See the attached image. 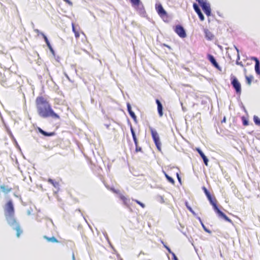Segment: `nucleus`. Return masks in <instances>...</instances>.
Listing matches in <instances>:
<instances>
[{"instance_id":"obj_47","label":"nucleus","mask_w":260,"mask_h":260,"mask_svg":"<svg viewBox=\"0 0 260 260\" xmlns=\"http://www.w3.org/2000/svg\"><path fill=\"white\" fill-rule=\"evenodd\" d=\"M32 211V209L31 208H30L27 211V214L28 215H30L31 214V212Z\"/></svg>"},{"instance_id":"obj_6","label":"nucleus","mask_w":260,"mask_h":260,"mask_svg":"<svg viewBox=\"0 0 260 260\" xmlns=\"http://www.w3.org/2000/svg\"><path fill=\"white\" fill-rule=\"evenodd\" d=\"M213 208L215 212L217 214L218 216L222 219H223L226 221L230 223H232V221L222 211H221L218 208L217 205H213Z\"/></svg>"},{"instance_id":"obj_62","label":"nucleus","mask_w":260,"mask_h":260,"mask_svg":"<svg viewBox=\"0 0 260 260\" xmlns=\"http://www.w3.org/2000/svg\"><path fill=\"white\" fill-rule=\"evenodd\" d=\"M200 221V223H201V225L202 224V223H203V221H202V219L201 220V221Z\"/></svg>"},{"instance_id":"obj_51","label":"nucleus","mask_w":260,"mask_h":260,"mask_svg":"<svg viewBox=\"0 0 260 260\" xmlns=\"http://www.w3.org/2000/svg\"><path fill=\"white\" fill-rule=\"evenodd\" d=\"M104 236H105V238H106V239L107 240V241H108V243L110 244V245H111V246H112V245H111V244L110 243V241H109V239H108V237L107 234L106 233V234H104ZM111 247H112V246H111Z\"/></svg>"},{"instance_id":"obj_56","label":"nucleus","mask_w":260,"mask_h":260,"mask_svg":"<svg viewBox=\"0 0 260 260\" xmlns=\"http://www.w3.org/2000/svg\"><path fill=\"white\" fill-rule=\"evenodd\" d=\"M83 218H84V219L85 221L86 222V223L88 224V225L89 227L91 229V226H90V225L88 223V222H87V220H86V219L85 217H84L83 216Z\"/></svg>"},{"instance_id":"obj_8","label":"nucleus","mask_w":260,"mask_h":260,"mask_svg":"<svg viewBox=\"0 0 260 260\" xmlns=\"http://www.w3.org/2000/svg\"><path fill=\"white\" fill-rule=\"evenodd\" d=\"M213 208L215 212L217 214L218 216L222 219H223L226 221L230 223H232V221L222 211H221L218 208L217 205H213Z\"/></svg>"},{"instance_id":"obj_20","label":"nucleus","mask_w":260,"mask_h":260,"mask_svg":"<svg viewBox=\"0 0 260 260\" xmlns=\"http://www.w3.org/2000/svg\"><path fill=\"white\" fill-rule=\"evenodd\" d=\"M155 102H156V104H157L158 114L159 117H162L163 115V114H164L163 106H162L161 102L157 99L155 100Z\"/></svg>"},{"instance_id":"obj_37","label":"nucleus","mask_w":260,"mask_h":260,"mask_svg":"<svg viewBox=\"0 0 260 260\" xmlns=\"http://www.w3.org/2000/svg\"><path fill=\"white\" fill-rule=\"evenodd\" d=\"M1 85L4 87H8V85L7 83L6 80H5L4 79H3L1 80Z\"/></svg>"},{"instance_id":"obj_59","label":"nucleus","mask_w":260,"mask_h":260,"mask_svg":"<svg viewBox=\"0 0 260 260\" xmlns=\"http://www.w3.org/2000/svg\"><path fill=\"white\" fill-rule=\"evenodd\" d=\"M83 51L85 52V53L88 54V52L87 51H86V50L84 49L83 50Z\"/></svg>"},{"instance_id":"obj_14","label":"nucleus","mask_w":260,"mask_h":260,"mask_svg":"<svg viewBox=\"0 0 260 260\" xmlns=\"http://www.w3.org/2000/svg\"><path fill=\"white\" fill-rule=\"evenodd\" d=\"M149 128L151 132L152 138L154 143L158 144V143H160L159 137L157 131L155 129H153L152 127H149Z\"/></svg>"},{"instance_id":"obj_40","label":"nucleus","mask_w":260,"mask_h":260,"mask_svg":"<svg viewBox=\"0 0 260 260\" xmlns=\"http://www.w3.org/2000/svg\"><path fill=\"white\" fill-rule=\"evenodd\" d=\"M174 31L178 35H179V24H176L174 26Z\"/></svg>"},{"instance_id":"obj_38","label":"nucleus","mask_w":260,"mask_h":260,"mask_svg":"<svg viewBox=\"0 0 260 260\" xmlns=\"http://www.w3.org/2000/svg\"><path fill=\"white\" fill-rule=\"evenodd\" d=\"M202 228H203L204 230L206 232H207V233H209V234H211V231L210 230H209V229H208L206 227V226L204 225V223H202Z\"/></svg>"},{"instance_id":"obj_31","label":"nucleus","mask_w":260,"mask_h":260,"mask_svg":"<svg viewBox=\"0 0 260 260\" xmlns=\"http://www.w3.org/2000/svg\"><path fill=\"white\" fill-rule=\"evenodd\" d=\"M164 173H165V175L166 178L167 180H168V181L171 183L172 184H174L175 181H174V179L172 177L170 176L166 173L164 172Z\"/></svg>"},{"instance_id":"obj_21","label":"nucleus","mask_w":260,"mask_h":260,"mask_svg":"<svg viewBox=\"0 0 260 260\" xmlns=\"http://www.w3.org/2000/svg\"><path fill=\"white\" fill-rule=\"evenodd\" d=\"M137 11H138L139 13L142 16H145L146 13L144 9V7L142 3L141 4H140L139 6H136V7H135Z\"/></svg>"},{"instance_id":"obj_46","label":"nucleus","mask_w":260,"mask_h":260,"mask_svg":"<svg viewBox=\"0 0 260 260\" xmlns=\"http://www.w3.org/2000/svg\"><path fill=\"white\" fill-rule=\"evenodd\" d=\"M64 2L67 3L68 4H69L70 6H73V3L70 1V0H63Z\"/></svg>"},{"instance_id":"obj_25","label":"nucleus","mask_w":260,"mask_h":260,"mask_svg":"<svg viewBox=\"0 0 260 260\" xmlns=\"http://www.w3.org/2000/svg\"><path fill=\"white\" fill-rule=\"evenodd\" d=\"M44 238L46 239L48 242L52 243H58L59 242L58 240L54 236L51 237H48L46 236H44Z\"/></svg>"},{"instance_id":"obj_27","label":"nucleus","mask_w":260,"mask_h":260,"mask_svg":"<svg viewBox=\"0 0 260 260\" xmlns=\"http://www.w3.org/2000/svg\"><path fill=\"white\" fill-rule=\"evenodd\" d=\"M186 37V30L184 28L180 25V38H184Z\"/></svg>"},{"instance_id":"obj_5","label":"nucleus","mask_w":260,"mask_h":260,"mask_svg":"<svg viewBox=\"0 0 260 260\" xmlns=\"http://www.w3.org/2000/svg\"><path fill=\"white\" fill-rule=\"evenodd\" d=\"M231 84L237 94L241 93V85L236 77L233 74L230 76Z\"/></svg>"},{"instance_id":"obj_45","label":"nucleus","mask_w":260,"mask_h":260,"mask_svg":"<svg viewBox=\"0 0 260 260\" xmlns=\"http://www.w3.org/2000/svg\"><path fill=\"white\" fill-rule=\"evenodd\" d=\"M182 234H183L184 236H185V237L188 239V241H189L190 242H191V240H192V238H191V237H190V238H189V237H188L186 235V234H185V233H184V232H182Z\"/></svg>"},{"instance_id":"obj_28","label":"nucleus","mask_w":260,"mask_h":260,"mask_svg":"<svg viewBox=\"0 0 260 260\" xmlns=\"http://www.w3.org/2000/svg\"><path fill=\"white\" fill-rule=\"evenodd\" d=\"M0 188L5 193H8L12 190V188H9L8 186L2 185Z\"/></svg>"},{"instance_id":"obj_10","label":"nucleus","mask_w":260,"mask_h":260,"mask_svg":"<svg viewBox=\"0 0 260 260\" xmlns=\"http://www.w3.org/2000/svg\"><path fill=\"white\" fill-rule=\"evenodd\" d=\"M14 214V207L12 200H9L5 208V215Z\"/></svg>"},{"instance_id":"obj_1","label":"nucleus","mask_w":260,"mask_h":260,"mask_svg":"<svg viewBox=\"0 0 260 260\" xmlns=\"http://www.w3.org/2000/svg\"><path fill=\"white\" fill-rule=\"evenodd\" d=\"M36 105L39 116L43 118L51 117L59 119V116L52 109L49 102L42 96H39L36 99Z\"/></svg>"},{"instance_id":"obj_11","label":"nucleus","mask_w":260,"mask_h":260,"mask_svg":"<svg viewBox=\"0 0 260 260\" xmlns=\"http://www.w3.org/2000/svg\"><path fill=\"white\" fill-rule=\"evenodd\" d=\"M202 189L203 190L205 194H206L208 200H209L210 203L213 207V205H216V201L215 199H213L209 192V191L207 189V188L205 186L202 187Z\"/></svg>"},{"instance_id":"obj_15","label":"nucleus","mask_w":260,"mask_h":260,"mask_svg":"<svg viewBox=\"0 0 260 260\" xmlns=\"http://www.w3.org/2000/svg\"><path fill=\"white\" fill-rule=\"evenodd\" d=\"M250 59L255 61L254 69L256 74L260 76V61L255 56L250 57Z\"/></svg>"},{"instance_id":"obj_61","label":"nucleus","mask_w":260,"mask_h":260,"mask_svg":"<svg viewBox=\"0 0 260 260\" xmlns=\"http://www.w3.org/2000/svg\"><path fill=\"white\" fill-rule=\"evenodd\" d=\"M168 252L170 253V254H171L172 255V253H174L171 250V251H169Z\"/></svg>"},{"instance_id":"obj_57","label":"nucleus","mask_w":260,"mask_h":260,"mask_svg":"<svg viewBox=\"0 0 260 260\" xmlns=\"http://www.w3.org/2000/svg\"><path fill=\"white\" fill-rule=\"evenodd\" d=\"M72 259H73V260H76V259H75V255H74V253H73V254H72Z\"/></svg>"},{"instance_id":"obj_34","label":"nucleus","mask_w":260,"mask_h":260,"mask_svg":"<svg viewBox=\"0 0 260 260\" xmlns=\"http://www.w3.org/2000/svg\"><path fill=\"white\" fill-rule=\"evenodd\" d=\"M241 119H242V123H243V125L247 126V125H248L249 124L248 120L245 117L242 116L241 117Z\"/></svg>"},{"instance_id":"obj_54","label":"nucleus","mask_w":260,"mask_h":260,"mask_svg":"<svg viewBox=\"0 0 260 260\" xmlns=\"http://www.w3.org/2000/svg\"><path fill=\"white\" fill-rule=\"evenodd\" d=\"M176 174L177 179L179 181V172H177Z\"/></svg>"},{"instance_id":"obj_44","label":"nucleus","mask_w":260,"mask_h":260,"mask_svg":"<svg viewBox=\"0 0 260 260\" xmlns=\"http://www.w3.org/2000/svg\"><path fill=\"white\" fill-rule=\"evenodd\" d=\"M180 105H181V108H182V111H183V112H185V111H187V109L186 108V107H184V106H183V104L182 103H181V102H180Z\"/></svg>"},{"instance_id":"obj_58","label":"nucleus","mask_w":260,"mask_h":260,"mask_svg":"<svg viewBox=\"0 0 260 260\" xmlns=\"http://www.w3.org/2000/svg\"><path fill=\"white\" fill-rule=\"evenodd\" d=\"M141 254H144V252H143L142 251H141L140 252V253L139 254V255L138 256L140 257L141 256Z\"/></svg>"},{"instance_id":"obj_53","label":"nucleus","mask_w":260,"mask_h":260,"mask_svg":"<svg viewBox=\"0 0 260 260\" xmlns=\"http://www.w3.org/2000/svg\"><path fill=\"white\" fill-rule=\"evenodd\" d=\"M226 121V118L225 117H224L223 119L221 120V122L223 123V122H225Z\"/></svg>"},{"instance_id":"obj_13","label":"nucleus","mask_w":260,"mask_h":260,"mask_svg":"<svg viewBox=\"0 0 260 260\" xmlns=\"http://www.w3.org/2000/svg\"><path fill=\"white\" fill-rule=\"evenodd\" d=\"M193 8L194 11L198 14L200 19L201 21H204L205 19V17L200 9L199 6L198 4H197L196 3H193Z\"/></svg>"},{"instance_id":"obj_49","label":"nucleus","mask_w":260,"mask_h":260,"mask_svg":"<svg viewBox=\"0 0 260 260\" xmlns=\"http://www.w3.org/2000/svg\"><path fill=\"white\" fill-rule=\"evenodd\" d=\"M241 107L242 108V109L243 110V111L245 112V113H247V110L245 108V107H244V106L243 105V104L241 103Z\"/></svg>"},{"instance_id":"obj_16","label":"nucleus","mask_w":260,"mask_h":260,"mask_svg":"<svg viewBox=\"0 0 260 260\" xmlns=\"http://www.w3.org/2000/svg\"><path fill=\"white\" fill-rule=\"evenodd\" d=\"M41 35L43 37V38L44 40V41L45 42L47 47H48V48H49V50L50 51V52H51V53L54 56H55V51L53 49V48H52L47 37L43 32H41Z\"/></svg>"},{"instance_id":"obj_64","label":"nucleus","mask_w":260,"mask_h":260,"mask_svg":"<svg viewBox=\"0 0 260 260\" xmlns=\"http://www.w3.org/2000/svg\"><path fill=\"white\" fill-rule=\"evenodd\" d=\"M179 182H180V184H181V178L180 177V181H179Z\"/></svg>"},{"instance_id":"obj_32","label":"nucleus","mask_w":260,"mask_h":260,"mask_svg":"<svg viewBox=\"0 0 260 260\" xmlns=\"http://www.w3.org/2000/svg\"><path fill=\"white\" fill-rule=\"evenodd\" d=\"M245 78H246V81L247 84H248L249 85H251L252 80L253 79V76L252 75H250L249 76H246L245 77Z\"/></svg>"},{"instance_id":"obj_42","label":"nucleus","mask_w":260,"mask_h":260,"mask_svg":"<svg viewBox=\"0 0 260 260\" xmlns=\"http://www.w3.org/2000/svg\"><path fill=\"white\" fill-rule=\"evenodd\" d=\"M157 149L159 150V151H161V143H158V144H155Z\"/></svg>"},{"instance_id":"obj_43","label":"nucleus","mask_w":260,"mask_h":260,"mask_svg":"<svg viewBox=\"0 0 260 260\" xmlns=\"http://www.w3.org/2000/svg\"><path fill=\"white\" fill-rule=\"evenodd\" d=\"M161 243L164 245V246L166 248V249L167 250V251L168 252L169 251H171V249H170V248L169 246H168L166 245H165V244L164 243V242L162 241H161Z\"/></svg>"},{"instance_id":"obj_48","label":"nucleus","mask_w":260,"mask_h":260,"mask_svg":"<svg viewBox=\"0 0 260 260\" xmlns=\"http://www.w3.org/2000/svg\"><path fill=\"white\" fill-rule=\"evenodd\" d=\"M127 123H128V125L130 127V130L131 131V127L133 128V126L132 125V123H131V121H130L129 119H127Z\"/></svg>"},{"instance_id":"obj_39","label":"nucleus","mask_w":260,"mask_h":260,"mask_svg":"<svg viewBox=\"0 0 260 260\" xmlns=\"http://www.w3.org/2000/svg\"><path fill=\"white\" fill-rule=\"evenodd\" d=\"M135 202H136L138 204L140 205L142 208H144L145 207V205L144 203L141 202L140 201L137 200H133Z\"/></svg>"},{"instance_id":"obj_9","label":"nucleus","mask_w":260,"mask_h":260,"mask_svg":"<svg viewBox=\"0 0 260 260\" xmlns=\"http://www.w3.org/2000/svg\"><path fill=\"white\" fill-rule=\"evenodd\" d=\"M111 190H112L113 192L118 194V197L121 201H122L124 205H125L126 206H129L130 204V200L129 199L126 198L125 196L121 194L119 190H117L114 188L112 187L111 188Z\"/></svg>"},{"instance_id":"obj_3","label":"nucleus","mask_w":260,"mask_h":260,"mask_svg":"<svg viewBox=\"0 0 260 260\" xmlns=\"http://www.w3.org/2000/svg\"><path fill=\"white\" fill-rule=\"evenodd\" d=\"M155 9L158 15L165 22H168L169 21V17L166 11L164 9L161 4H156Z\"/></svg>"},{"instance_id":"obj_50","label":"nucleus","mask_w":260,"mask_h":260,"mask_svg":"<svg viewBox=\"0 0 260 260\" xmlns=\"http://www.w3.org/2000/svg\"><path fill=\"white\" fill-rule=\"evenodd\" d=\"M172 257L174 260H177L178 259L177 256L175 255L174 253H172Z\"/></svg>"},{"instance_id":"obj_29","label":"nucleus","mask_w":260,"mask_h":260,"mask_svg":"<svg viewBox=\"0 0 260 260\" xmlns=\"http://www.w3.org/2000/svg\"><path fill=\"white\" fill-rule=\"evenodd\" d=\"M185 204L187 209L194 216H197L196 213L193 210L192 208L189 206L187 201L185 202Z\"/></svg>"},{"instance_id":"obj_24","label":"nucleus","mask_w":260,"mask_h":260,"mask_svg":"<svg viewBox=\"0 0 260 260\" xmlns=\"http://www.w3.org/2000/svg\"><path fill=\"white\" fill-rule=\"evenodd\" d=\"M234 48H235L236 51L237 52V60L236 62V64L239 65L241 67H243V64L242 62H239V60L240 59V54H239V49L235 45L234 46Z\"/></svg>"},{"instance_id":"obj_60","label":"nucleus","mask_w":260,"mask_h":260,"mask_svg":"<svg viewBox=\"0 0 260 260\" xmlns=\"http://www.w3.org/2000/svg\"><path fill=\"white\" fill-rule=\"evenodd\" d=\"M66 77L70 80V78L67 74H66Z\"/></svg>"},{"instance_id":"obj_26","label":"nucleus","mask_w":260,"mask_h":260,"mask_svg":"<svg viewBox=\"0 0 260 260\" xmlns=\"http://www.w3.org/2000/svg\"><path fill=\"white\" fill-rule=\"evenodd\" d=\"M131 134L132 135L133 139L135 143V145L138 144V140L137 139L135 132L133 128L131 127Z\"/></svg>"},{"instance_id":"obj_18","label":"nucleus","mask_w":260,"mask_h":260,"mask_svg":"<svg viewBox=\"0 0 260 260\" xmlns=\"http://www.w3.org/2000/svg\"><path fill=\"white\" fill-rule=\"evenodd\" d=\"M197 151L199 153L200 156L203 159V160L204 161V164L207 166L208 165V158L205 155L204 152L202 151V150L200 148H196Z\"/></svg>"},{"instance_id":"obj_33","label":"nucleus","mask_w":260,"mask_h":260,"mask_svg":"<svg viewBox=\"0 0 260 260\" xmlns=\"http://www.w3.org/2000/svg\"><path fill=\"white\" fill-rule=\"evenodd\" d=\"M253 121L256 125H260V118L258 116L254 115Z\"/></svg>"},{"instance_id":"obj_19","label":"nucleus","mask_w":260,"mask_h":260,"mask_svg":"<svg viewBox=\"0 0 260 260\" xmlns=\"http://www.w3.org/2000/svg\"><path fill=\"white\" fill-rule=\"evenodd\" d=\"M37 131L39 133H40L41 134H42V135H43L44 136H45L46 137H52V136H54L55 135V133L54 132H46L44 130H43V129H42L40 127H38Z\"/></svg>"},{"instance_id":"obj_35","label":"nucleus","mask_w":260,"mask_h":260,"mask_svg":"<svg viewBox=\"0 0 260 260\" xmlns=\"http://www.w3.org/2000/svg\"><path fill=\"white\" fill-rule=\"evenodd\" d=\"M72 30H73V31L74 32L75 34V36L76 38H79V36H80V35H79V33L78 31L76 30V28H75V25L73 23H72Z\"/></svg>"},{"instance_id":"obj_30","label":"nucleus","mask_w":260,"mask_h":260,"mask_svg":"<svg viewBox=\"0 0 260 260\" xmlns=\"http://www.w3.org/2000/svg\"><path fill=\"white\" fill-rule=\"evenodd\" d=\"M129 1L134 7H136V6H139L142 3L141 0H129Z\"/></svg>"},{"instance_id":"obj_23","label":"nucleus","mask_w":260,"mask_h":260,"mask_svg":"<svg viewBox=\"0 0 260 260\" xmlns=\"http://www.w3.org/2000/svg\"><path fill=\"white\" fill-rule=\"evenodd\" d=\"M48 182L52 184V185L57 189V191H58L59 189V184L58 182H56L51 178L48 179Z\"/></svg>"},{"instance_id":"obj_7","label":"nucleus","mask_w":260,"mask_h":260,"mask_svg":"<svg viewBox=\"0 0 260 260\" xmlns=\"http://www.w3.org/2000/svg\"><path fill=\"white\" fill-rule=\"evenodd\" d=\"M213 208L215 212L217 214L218 216L222 219H223L226 221L230 223H232V221L222 211H221L218 208L217 205H213Z\"/></svg>"},{"instance_id":"obj_22","label":"nucleus","mask_w":260,"mask_h":260,"mask_svg":"<svg viewBox=\"0 0 260 260\" xmlns=\"http://www.w3.org/2000/svg\"><path fill=\"white\" fill-rule=\"evenodd\" d=\"M204 32L206 38L208 40H212L214 38V35L208 29H205Z\"/></svg>"},{"instance_id":"obj_17","label":"nucleus","mask_w":260,"mask_h":260,"mask_svg":"<svg viewBox=\"0 0 260 260\" xmlns=\"http://www.w3.org/2000/svg\"><path fill=\"white\" fill-rule=\"evenodd\" d=\"M127 110L132 118L134 120L135 123H137V116L135 115V112L132 110L131 105L129 103L126 104Z\"/></svg>"},{"instance_id":"obj_63","label":"nucleus","mask_w":260,"mask_h":260,"mask_svg":"<svg viewBox=\"0 0 260 260\" xmlns=\"http://www.w3.org/2000/svg\"><path fill=\"white\" fill-rule=\"evenodd\" d=\"M200 221V223H201V225L202 224V223H203V221H202V219L201 220V221Z\"/></svg>"},{"instance_id":"obj_4","label":"nucleus","mask_w":260,"mask_h":260,"mask_svg":"<svg viewBox=\"0 0 260 260\" xmlns=\"http://www.w3.org/2000/svg\"><path fill=\"white\" fill-rule=\"evenodd\" d=\"M200 6L202 8L203 11L207 16L211 15V9L210 4L208 2L207 0H196Z\"/></svg>"},{"instance_id":"obj_36","label":"nucleus","mask_w":260,"mask_h":260,"mask_svg":"<svg viewBox=\"0 0 260 260\" xmlns=\"http://www.w3.org/2000/svg\"><path fill=\"white\" fill-rule=\"evenodd\" d=\"M10 135L11 136V138L12 139L14 140L15 143V145H16V147L19 149L20 150H21V148H20V147L19 146V145H18L17 142L16 141V139L14 138V136H13L12 133H10Z\"/></svg>"},{"instance_id":"obj_41","label":"nucleus","mask_w":260,"mask_h":260,"mask_svg":"<svg viewBox=\"0 0 260 260\" xmlns=\"http://www.w3.org/2000/svg\"><path fill=\"white\" fill-rule=\"evenodd\" d=\"M136 146V152H142V149L141 147H139L138 146V144L137 145H135Z\"/></svg>"},{"instance_id":"obj_12","label":"nucleus","mask_w":260,"mask_h":260,"mask_svg":"<svg viewBox=\"0 0 260 260\" xmlns=\"http://www.w3.org/2000/svg\"><path fill=\"white\" fill-rule=\"evenodd\" d=\"M207 58L210 61L212 66L215 67L216 69L218 70L219 71H221V68L220 66L218 64L215 58L213 55L210 54H208L207 55Z\"/></svg>"},{"instance_id":"obj_55","label":"nucleus","mask_w":260,"mask_h":260,"mask_svg":"<svg viewBox=\"0 0 260 260\" xmlns=\"http://www.w3.org/2000/svg\"><path fill=\"white\" fill-rule=\"evenodd\" d=\"M195 217L198 219V221H201V218L199 216H198L197 215Z\"/></svg>"},{"instance_id":"obj_52","label":"nucleus","mask_w":260,"mask_h":260,"mask_svg":"<svg viewBox=\"0 0 260 260\" xmlns=\"http://www.w3.org/2000/svg\"><path fill=\"white\" fill-rule=\"evenodd\" d=\"M34 31L38 35H41V32L38 29H34Z\"/></svg>"},{"instance_id":"obj_2","label":"nucleus","mask_w":260,"mask_h":260,"mask_svg":"<svg viewBox=\"0 0 260 260\" xmlns=\"http://www.w3.org/2000/svg\"><path fill=\"white\" fill-rule=\"evenodd\" d=\"M5 215L9 225L11 226L13 229L16 231V236L19 237L20 235L22 233V230L19 224L17 222L14 217V214H7Z\"/></svg>"}]
</instances>
